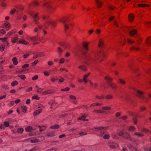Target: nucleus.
Masks as SVG:
<instances>
[{"mask_svg": "<svg viewBox=\"0 0 151 151\" xmlns=\"http://www.w3.org/2000/svg\"><path fill=\"white\" fill-rule=\"evenodd\" d=\"M83 48L84 50L82 52L83 57L82 60L83 61L84 63L86 64L89 61H95L96 60H98L99 57H101L104 55V53L101 51L96 54L94 57V58H91L89 54H86V52L88 50V44L85 42L83 43Z\"/></svg>", "mask_w": 151, "mask_h": 151, "instance_id": "1", "label": "nucleus"}, {"mask_svg": "<svg viewBox=\"0 0 151 151\" xmlns=\"http://www.w3.org/2000/svg\"><path fill=\"white\" fill-rule=\"evenodd\" d=\"M106 127H99L94 128L92 130L93 131L98 132L100 133V136L102 137L105 139H108L109 138V136L108 134H104L106 133L105 131L107 129Z\"/></svg>", "mask_w": 151, "mask_h": 151, "instance_id": "2", "label": "nucleus"}, {"mask_svg": "<svg viewBox=\"0 0 151 151\" xmlns=\"http://www.w3.org/2000/svg\"><path fill=\"white\" fill-rule=\"evenodd\" d=\"M50 25H51L53 26H55V23L53 21L48 20L47 21L44 25H43V27L42 29L43 33L44 35H46L47 34V32L45 30V29L47 28V26H50Z\"/></svg>", "mask_w": 151, "mask_h": 151, "instance_id": "3", "label": "nucleus"}, {"mask_svg": "<svg viewBox=\"0 0 151 151\" xmlns=\"http://www.w3.org/2000/svg\"><path fill=\"white\" fill-rule=\"evenodd\" d=\"M135 93L136 96L141 99L145 101L147 100V99L145 97L143 92L139 90H137L136 91Z\"/></svg>", "mask_w": 151, "mask_h": 151, "instance_id": "4", "label": "nucleus"}, {"mask_svg": "<svg viewBox=\"0 0 151 151\" xmlns=\"http://www.w3.org/2000/svg\"><path fill=\"white\" fill-rule=\"evenodd\" d=\"M60 22H62L64 25V27L65 30L68 29L69 25L66 23L69 22V18L68 17H66L64 19H60Z\"/></svg>", "mask_w": 151, "mask_h": 151, "instance_id": "5", "label": "nucleus"}, {"mask_svg": "<svg viewBox=\"0 0 151 151\" xmlns=\"http://www.w3.org/2000/svg\"><path fill=\"white\" fill-rule=\"evenodd\" d=\"M42 139H38L34 137L32 138L31 139H28L26 140V141H30L32 143H35L40 142L45 139L44 137H42Z\"/></svg>", "mask_w": 151, "mask_h": 151, "instance_id": "6", "label": "nucleus"}, {"mask_svg": "<svg viewBox=\"0 0 151 151\" xmlns=\"http://www.w3.org/2000/svg\"><path fill=\"white\" fill-rule=\"evenodd\" d=\"M27 40H29L30 41H30L34 42L38 40V38L37 37L35 36L34 37H27L26 38ZM36 43L35 42H33V45H35Z\"/></svg>", "mask_w": 151, "mask_h": 151, "instance_id": "7", "label": "nucleus"}, {"mask_svg": "<svg viewBox=\"0 0 151 151\" xmlns=\"http://www.w3.org/2000/svg\"><path fill=\"white\" fill-rule=\"evenodd\" d=\"M29 14L34 19L35 22H36L39 19L38 17L39 14L37 13H35V12H32L29 13Z\"/></svg>", "mask_w": 151, "mask_h": 151, "instance_id": "8", "label": "nucleus"}, {"mask_svg": "<svg viewBox=\"0 0 151 151\" xmlns=\"http://www.w3.org/2000/svg\"><path fill=\"white\" fill-rule=\"evenodd\" d=\"M18 43L26 45H30V41L29 40H27L26 38L25 40L20 39L18 42Z\"/></svg>", "mask_w": 151, "mask_h": 151, "instance_id": "9", "label": "nucleus"}, {"mask_svg": "<svg viewBox=\"0 0 151 151\" xmlns=\"http://www.w3.org/2000/svg\"><path fill=\"white\" fill-rule=\"evenodd\" d=\"M4 27H5L7 30H8L11 28V25L8 22H5L4 24V26L2 27V28Z\"/></svg>", "mask_w": 151, "mask_h": 151, "instance_id": "10", "label": "nucleus"}, {"mask_svg": "<svg viewBox=\"0 0 151 151\" xmlns=\"http://www.w3.org/2000/svg\"><path fill=\"white\" fill-rule=\"evenodd\" d=\"M43 25L42 24H40L38 26V27L35 28L33 30V32L35 33H36L39 30L43 28Z\"/></svg>", "mask_w": 151, "mask_h": 151, "instance_id": "11", "label": "nucleus"}, {"mask_svg": "<svg viewBox=\"0 0 151 151\" xmlns=\"http://www.w3.org/2000/svg\"><path fill=\"white\" fill-rule=\"evenodd\" d=\"M130 115L133 117V121L134 123V124H136L137 123V122L135 118L137 117V115L134 113H131Z\"/></svg>", "mask_w": 151, "mask_h": 151, "instance_id": "12", "label": "nucleus"}, {"mask_svg": "<svg viewBox=\"0 0 151 151\" xmlns=\"http://www.w3.org/2000/svg\"><path fill=\"white\" fill-rule=\"evenodd\" d=\"M16 32V31L15 29H13L11 30L10 31H9V32H8L6 35V36L8 37H10V36L12 35L13 34L15 33Z\"/></svg>", "mask_w": 151, "mask_h": 151, "instance_id": "13", "label": "nucleus"}, {"mask_svg": "<svg viewBox=\"0 0 151 151\" xmlns=\"http://www.w3.org/2000/svg\"><path fill=\"white\" fill-rule=\"evenodd\" d=\"M130 31L129 32V34L132 36L137 35V30L134 29H132V30L129 29Z\"/></svg>", "mask_w": 151, "mask_h": 151, "instance_id": "14", "label": "nucleus"}, {"mask_svg": "<svg viewBox=\"0 0 151 151\" xmlns=\"http://www.w3.org/2000/svg\"><path fill=\"white\" fill-rule=\"evenodd\" d=\"M109 86L110 87L112 88L113 90H115L116 89V85L113 83H108Z\"/></svg>", "mask_w": 151, "mask_h": 151, "instance_id": "15", "label": "nucleus"}, {"mask_svg": "<svg viewBox=\"0 0 151 151\" xmlns=\"http://www.w3.org/2000/svg\"><path fill=\"white\" fill-rule=\"evenodd\" d=\"M78 68L80 69H81L82 71H86L87 70L86 67L83 65H81L78 67Z\"/></svg>", "mask_w": 151, "mask_h": 151, "instance_id": "16", "label": "nucleus"}, {"mask_svg": "<svg viewBox=\"0 0 151 151\" xmlns=\"http://www.w3.org/2000/svg\"><path fill=\"white\" fill-rule=\"evenodd\" d=\"M55 135V133L53 132H48L47 135H45L46 137L47 136L49 137H53Z\"/></svg>", "mask_w": 151, "mask_h": 151, "instance_id": "17", "label": "nucleus"}, {"mask_svg": "<svg viewBox=\"0 0 151 151\" xmlns=\"http://www.w3.org/2000/svg\"><path fill=\"white\" fill-rule=\"evenodd\" d=\"M89 74L90 73H88V74H85L83 76V80L85 83H86L88 82V80L86 79V78L88 77Z\"/></svg>", "mask_w": 151, "mask_h": 151, "instance_id": "18", "label": "nucleus"}, {"mask_svg": "<svg viewBox=\"0 0 151 151\" xmlns=\"http://www.w3.org/2000/svg\"><path fill=\"white\" fill-rule=\"evenodd\" d=\"M18 38L17 37H13L12 38L11 41L12 43H15L17 42L18 40Z\"/></svg>", "mask_w": 151, "mask_h": 151, "instance_id": "19", "label": "nucleus"}, {"mask_svg": "<svg viewBox=\"0 0 151 151\" xmlns=\"http://www.w3.org/2000/svg\"><path fill=\"white\" fill-rule=\"evenodd\" d=\"M53 92V91L50 90H48L43 92L42 94L43 95H47L50 93H52Z\"/></svg>", "mask_w": 151, "mask_h": 151, "instance_id": "20", "label": "nucleus"}, {"mask_svg": "<svg viewBox=\"0 0 151 151\" xmlns=\"http://www.w3.org/2000/svg\"><path fill=\"white\" fill-rule=\"evenodd\" d=\"M42 111V109H39L34 112V115L35 116H36L39 114L40 113H41Z\"/></svg>", "mask_w": 151, "mask_h": 151, "instance_id": "21", "label": "nucleus"}, {"mask_svg": "<svg viewBox=\"0 0 151 151\" xmlns=\"http://www.w3.org/2000/svg\"><path fill=\"white\" fill-rule=\"evenodd\" d=\"M98 45L99 48L102 47L104 45L103 42L101 39H100L99 40Z\"/></svg>", "mask_w": 151, "mask_h": 151, "instance_id": "22", "label": "nucleus"}, {"mask_svg": "<svg viewBox=\"0 0 151 151\" xmlns=\"http://www.w3.org/2000/svg\"><path fill=\"white\" fill-rule=\"evenodd\" d=\"M146 42L147 45H151V37H149L147 38Z\"/></svg>", "mask_w": 151, "mask_h": 151, "instance_id": "23", "label": "nucleus"}, {"mask_svg": "<svg viewBox=\"0 0 151 151\" xmlns=\"http://www.w3.org/2000/svg\"><path fill=\"white\" fill-rule=\"evenodd\" d=\"M69 97L70 99H72L73 100V102L74 103H76L75 100L76 99V98L75 96L73 95H70L69 96Z\"/></svg>", "mask_w": 151, "mask_h": 151, "instance_id": "24", "label": "nucleus"}, {"mask_svg": "<svg viewBox=\"0 0 151 151\" xmlns=\"http://www.w3.org/2000/svg\"><path fill=\"white\" fill-rule=\"evenodd\" d=\"M96 1L98 7L101 8L102 6V3L99 1V0H96Z\"/></svg>", "mask_w": 151, "mask_h": 151, "instance_id": "25", "label": "nucleus"}, {"mask_svg": "<svg viewBox=\"0 0 151 151\" xmlns=\"http://www.w3.org/2000/svg\"><path fill=\"white\" fill-rule=\"evenodd\" d=\"M13 64L15 65H17L18 62L17 61V59L16 57H14L12 60Z\"/></svg>", "mask_w": 151, "mask_h": 151, "instance_id": "26", "label": "nucleus"}, {"mask_svg": "<svg viewBox=\"0 0 151 151\" xmlns=\"http://www.w3.org/2000/svg\"><path fill=\"white\" fill-rule=\"evenodd\" d=\"M25 130L27 132H31L33 130L32 126H29L27 127L25 129Z\"/></svg>", "mask_w": 151, "mask_h": 151, "instance_id": "27", "label": "nucleus"}, {"mask_svg": "<svg viewBox=\"0 0 151 151\" xmlns=\"http://www.w3.org/2000/svg\"><path fill=\"white\" fill-rule=\"evenodd\" d=\"M123 138L128 140H131L129 135L127 133H126V134L124 135V136H123Z\"/></svg>", "mask_w": 151, "mask_h": 151, "instance_id": "28", "label": "nucleus"}, {"mask_svg": "<svg viewBox=\"0 0 151 151\" xmlns=\"http://www.w3.org/2000/svg\"><path fill=\"white\" fill-rule=\"evenodd\" d=\"M134 16L132 14H130L129 16V18L130 22L133 21L134 18Z\"/></svg>", "mask_w": 151, "mask_h": 151, "instance_id": "29", "label": "nucleus"}, {"mask_svg": "<svg viewBox=\"0 0 151 151\" xmlns=\"http://www.w3.org/2000/svg\"><path fill=\"white\" fill-rule=\"evenodd\" d=\"M115 145L118 146V145L117 144L114 142H113L112 143V145H110L109 147L111 148L114 149L116 148Z\"/></svg>", "mask_w": 151, "mask_h": 151, "instance_id": "30", "label": "nucleus"}, {"mask_svg": "<svg viewBox=\"0 0 151 151\" xmlns=\"http://www.w3.org/2000/svg\"><path fill=\"white\" fill-rule=\"evenodd\" d=\"M18 84V82L16 81H15L12 82L11 83V85L12 86H15L17 85Z\"/></svg>", "mask_w": 151, "mask_h": 151, "instance_id": "31", "label": "nucleus"}, {"mask_svg": "<svg viewBox=\"0 0 151 151\" xmlns=\"http://www.w3.org/2000/svg\"><path fill=\"white\" fill-rule=\"evenodd\" d=\"M134 135L137 136V137H142L143 136H144V135L142 133H137V132H135L134 133Z\"/></svg>", "mask_w": 151, "mask_h": 151, "instance_id": "32", "label": "nucleus"}, {"mask_svg": "<svg viewBox=\"0 0 151 151\" xmlns=\"http://www.w3.org/2000/svg\"><path fill=\"white\" fill-rule=\"evenodd\" d=\"M86 118V116L85 115H83L79 117L78 118V119L79 120H82L84 121L85 119Z\"/></svg>", "mask_w": 151, "mask_h": 151, "instance_id": "33", "label": "nucleus"}, {"mask_svg": "<svg viewBox=\"0 0 151 151\" xmlns=\"http://www.w3.org/2000/svg\"><path fill=\"white\" fill-rule=\"evenodd\" d=\"M105 79L108 82H110L113 79L111 78H110L109 77H108V76H106L105 77Z\"/></svg>", "mask_w": 151, "mask_h": 151, "instance_id": "34", "label": "nucleus"}, {"mask_svg": "<svg viewBox=\"0 0 151 151\" xmlns=\"http://www.w3.org/2000/svg\"><path fill=\"white\" fill-rule=\"evenodd\" d=\"M22 111L23 112H26L27 110V108L26 106H23L22 107Z\"/></svg>", "mask_w": 151, "mask_h": 151, "instance_id": "35", "label": "nucleus"}, {"mask_svg": "<svg viewBox=\"0 0 151 151\" xmlns=\"http://www.w3.org/2000/svg\"><path fill=\"white\" fill-rule=\"evenodd\" d=\"M24 131V129L22 128H19L17 129V132L18 133H21Z\"/></svg>", "mask_w": 151, "mask_h": 151, "instance_id": "36", "label": "nucleus"}, {"mask_svg": "<svg viewBox=\"0 0 151 151\" xmlns=\"http://www.w3.org/2000/svg\"><path fill=\"white\" fill-rule=\"evenodd\" d=\"M18 76L20 77L21 79L22 80H24L26 78V77L24 75H18Z\"/></svg>", "mask_w": 151, "mask_h": 151, "instance_id": "37", "label": "nucleus"}, {"mask_svg": "<svg viewBox=\"0 0 151 151\" xmlns=\"http://www.w3.org/2000/svg\"><path fill=\"white\" fill-rule=\"evenodd\" d=\"M102 109L104 111V110H109L111 109V108L109 106L104 107L102 108Z\"/></svg>", "mask_w": 151, "mask_h": 151, "instance_id": "38", "label": "nucleus"}, {"mask_svg": "<svg viewBox=\"0 0 151 151\" xmlns=\"http://www.w3.org/2000/svg\"><path fill=\"white\" fill-rule=\"evenodd\" d=\"M117 134L120 136L122 137H123V136H124V135L123 132L122 131H121L120 132H117Z\"/></svg>", "mask_w": 151, "mask_h": 151, "instance_id": "39", "label": "nucleus"}, {"mask_svg": "<svg viewBox=\"0 0 151 151\" xmlns=\"http://www.w3.org/2000/svg\"><path fill=\"white\" fill-rule=\"evenodd\" d=\"M138 6L144 7H148L149 6L147 4H139L138 5Z\"/></svg>", "mask_w": 151, "mask_h": 151, "instance_id": "40", "label": "nucleus"}, {"mask_svg": "<svg viewBox=\"0 0 151 151\" xmlns=\"http://www.w3.org/2000/svg\"><path fill=\"white\" fill-rule=\"evenodd\" d=\"M119 81L120 83L122 85H124L125 83V81L122 79H119Z\"/></svg>", "mask_w": 151, "mask_h": 151, "instance_id": "41", "label": "nucleus"}, {"mask_svg": "<svg viewBox=\"0 0 151 151\" xmlns=\"http://www.w3.org/2000/svg\"><path fill=\"white\" fill-rule=\"evenodd\" d=\"M112 98L113 96L110 94L106 96V99H110Z\"/></svg>", "mask_w": 151, "mask_h": 151, "instance_id": "42", "label": "nucleus"}, {"mask_svg": "<svg viewBox=\"0 0 151 151\" xmlns=\"http://www.w3.org/2000/svg\"><path fill=\"white\" fill-rule=\"evenodd\" d=\"M141 132L142 133H145L147 132H148V131L146 129H142L141 130Z\"/></svg>", "mask_w": 151, "mask_h": 151, "instance_id": "43", "label": "nucleus"}, {"mask_svg": "<svg viewBox=\"0 0 151 151\" xmlns=\"http://www.w3.org/2000/svg\"><path fill=\"white\" fill-rule=\"evenodd\" d=\"M127 41L128 42V43L129 44H132L134 43V41L132 40H131L129 39H127Z\"/></svg>", "mask_w": 151, "mask_h": 151, "instance_id": "44", "label": "nucleus"}, {"mask_svg": "<svg viewBox=\"0 0 151 151\" xmlns=\"http://www.w3.org/2000/svg\"><path fill=\"white\" fill-rule=\"evenodd\" d=\"M58 51L59 53H60L63 51V49L61 47H58L57 48V51Z\"/></svg>", "mask_w": 151, "mask_h": 151, "instance_id": "45", "label": "nucleus"}, {"mask_svg": "<svg viewBox=\"0 0 151 151\" xmlns=\"http://www.w3.org/2000/svg\"><path fill=\"white\" fill-rule=\"evenodd\" d=\"M4 127H8L9 126V124L7 122H4Z\"/></svg>", "mask_w": 151, "mask_h": 151, "instance_id": "46", "label": "nucleus"}, {"mask_svg": "<svg viewBox=\"0 0 151 151\" xmlns=\"http://www.w3.org/2000/svg\"><path fill=\"white\" fill-rule=\"evenodd\" d=\"M32 98L33 99H36L37 100H39L40 99L39 97L37 95H35L33 96Z\"/></svg>", "mask_w": 151, "mask_h": 151, "instance_id": "47", "label": "nucleus"}, {"mask_svg": "<svg viewBox=\"0 0 151 151\" xmlns=\"http://www.w3.org/2000/svg\"><path fill=\"white\" fill-rule=\"evenodd\" d=\"M94 112L97 113H104V111L103 110H96L94 111Z\"/></svg>", "mask_w": 151, "mask_h": 151, "instance_id": "48", "label": "nucleus"}, {"mask_svg": "<svg viewBox=\"0 0 151 151\" xmlns=\"http://www.w3.org/2000/svg\"><path fill=\"white\" fill-rule=\"evenodd\" d=\"M135 129L134 127L131 126L129 129V131H134Z\"/></svg>", "mask_w": 151, "mask_h": 151, "instance_id": "49", "label": "nucleus"}, {"mask_svg": "<svg viewBox=\"0 0 151 151\" xmlns=\"http://www.w3.org/2000/svg\"><path fill=\"white\" fill-rule=\"evenodd\" d=\"M139 50V48H138L136 47L135 46H132L130 48V50Z\"/></svg>", "mask_w": 151, "mask_h": 151, "instance_id": "50", "label": "nucleus"}, {"mask_svg": "<svg viewBox=\"0 0 151 151\" xmlns=\"http://www.w3.org/2000/svg\"><path fill=\"white\" fill-rule=\"evenodd\" d=\"M7 37H4L2 38H0V40L2 41L3 42H7L6 40Z\"/></svg>", "mask_w": 151, "mask_h": 151, "instance_id": "51", "label": "nucleus"}, {"mask_svg": "<svg viewBox=\"0 0 151 151\" xmlns=\"http://www.w3.org/2000/svg\"><path fill=\"white\" fill-rule=\"evenodd\" d=\"M5 48V46L3 45H2L0 46V49L2 51L4 50Z\"/></svg>", "mask_w": 151, "mask_h": 151, "instance_id": "52", "label": "nucleus"}, {"mask_svg": "<svg viewBox=\"0 0 151 151\" xmlns=\"http://www.w3.org/2000/svg\"><path fill=\"white\" fill-rule=\"evenodd\" d=\"M0 33L2 35H4L6 33V32L5 29H2L0 30Z\"/></svg>", "mask_w": 151, "mask_h": 151, "instance_id": "53", "label": "nucleus"}, {"mask_svg": "<svg viewBox=\"0 0 151 151\" xmlns=\"http://www.w3.org/2000/svg\"><path fill=\"white\" fill-rule=\"evenodd\" d=\"M15 7L16 8H18L19 11L20 10V11H21L22 10V9H23V8L22 7L20 6H17V5L16 6H15Z\"/></svg>", "mask_w": 151, "mask_h": 151, "instance_id": "54", "label": "nucleus"}, {"mask_svg": "<svg viewBox=\"0 0 151 151\" xmlns=\"http://www.w3.org/2000/svg\"><path fill=\"white\" fill-rule=\"evenodd\" d=\"M65 61V60L63 58H61L60 59V61H59V63L60 64H63V63Z\"/></svg>", "mask_w": 151, "mask_h": 151, "instance_id": "55", "label": "nucleus"}, {"mask_svg": "<svg viewBox=\"0 0 151 151\" xmlns=\"http://www.w3.org/2000/svg\"><path fill=\"white\" fill-rule=\"evenodd\" d=\"M38 78V76L37 75H36L32 77V79L34 81L37 80Z\"/></svg>", "mask_w": 151, "mask_h": 151, "instance_id": "56", "label": "nucleus"}, {"mask_svg": "<svg viewBox=\"0 0 151 151\" xmlns=\"http://www.w3.org/2000/svg\"><path fill=\"white\" fill-rule=\"evenodd\" d=\"M29 55V54L28 53H27L24 54L23 55V57L24 58H27Z\"/></svg>", "mask_w": 151, "mask_h": 151, "instance_id": "57", "label": "nucleus"}, {"mask_svg": "<svg viewBox=\"0 0 151 151\" xmlns=\"http://www.w3.org/2000/svg\"><path fill=\"white\" fill-rule=\"evenodd\" d=\"M38 62V61L37 60H35L32 63V65L33 66H35L37 63Z\"/></svg>", "mask_w": 151, "mask_h": 151, "instance_id": "58", "label": "nucleus"}, {"mask_svg": "<svg viewBox=\"0 0 151 151\" xmlns=\"http://www.w3.org/2000/svg\"><path fill=\"white\" fill-rule=\"evenodd\" d=\"M45 53L43 52H40L38 54L39 56H40V57L44 56H45Z\"/></svg>", "mask_w": 151, "mask_h": 151, "instance_id": "59", "label": "nucleus"}, {"mask_svg": "<svg viewBox=\"0 0 151 151\" xmlns=\"http://www.w3.org/2000/svg\"><path fill=\"white\" fill-rule=\"evenodd\" d=\"M70 89L69 88L67 87L64 89H63L61 90V91H68Z\"/></svg>", "mask_w": 151, "mask_h": 151, "instance_id": "60", "label": "nucleus"}, {"mask_svg": "<svg viewBox=\"0 0 151 151\" xmlns=\"http://www.w3.org/2000/svg\"><path fill=\"white\" fill-rule=\"evenodd\" d=\"M16 11V10L15 9H12L10 12V13L11 14H13Z\"/></svg>", "mask_w": 151, "mask_h": 151, "instance_id": "61", "label": "nucleus"}, {"mask_svg": "<svg viewBox=\"0 0 151 151\" xmlns=\"http://www.w3.org/2000/svg\"><path fill=\"white\" fill-rule=\"evenodd\" d=\"M32 90V87H29L26 90V91L27 92H29L31 91Z\"/></svg>", "mask_w": 151, "mask_h": 151, "instance_id": "62", "label": "nucleus"}, {"mask_svg": "<svg viewBox=\"0 0 151 151\" xmlns=\"http://www.w3.org/2000/svg\"><path fill=\"white\" fill-rule=\"evenodd\" d=\"M43 90V89H42L41 88H39L37 90V93H40Z\"/></svg>", "mask_w": 151, "mask_h": 151, "instance_id": "63", "label": "nucleus"}, {"mask_svg": "<svg viewBox=\"0 0 151 151\" xmlns=\"http://www.w3.org/2000/svg\"><path fill=\"white\" fill-rule=\"evenodd\" d=\"M47 64L48 65L51 66L53 64V62L52 61H49L47 62Z\"/></svg>", "mask_w": 151, "mask_h": 151, "instance_id": "64", "label": "nucleus"}]
</instances>
